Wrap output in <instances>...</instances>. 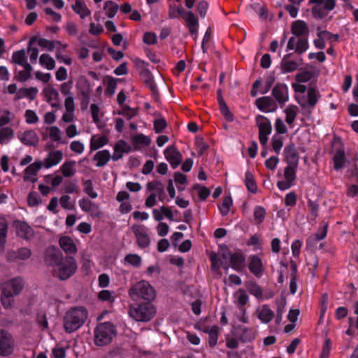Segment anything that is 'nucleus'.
Returning a JSON list of instances; mask_svg holds the SVG:
<instances>
[{
  "mask_svg": "<svg viewBox=\"0 0 358 358\" xmlns=\"http://www.w3.org/2000/svg\"><path fill=\"white\" fill-rule=\"evenodd\" d=\"M131 229L136 238L138 245L141 248H148L150 245V239L147 228L143 225L134 224Z\"/></svg>",
  "mask_w": 358,
  "mask_h": 358,
  "instance_id": "4468645a",
  "label": "nucleus"
},
{
  "mask_svg": "<svg viewBox=\"0 0 358 358\" xmlns=\"http://www.w3.org/2000/svg\"><path fill=\"white\" fill-rule=\"evenodd\" d=\"M308 47L309 44L306 38H298L295 52L299 55H301L308 50Z\"/></svg>",
  "mask_w": 358,
  "mask_h": 358,
  "instance_id": "13d9d810",
  "label": "nucleus"
},
{
  "mask_svg": "<svg viewBox=\"0 0 358 358\" xmlns=\"http://www.w3.org/2000/svg\"><path fill=\"white\" fill-rule=\"evenodd\" d=\"M112 341V323L100 322L94 331V343L97 346H105Z\"/></svg>",
  "mask_w": 358,
  "mask_h": 358,
  "instance_id": "423d86ee",
  "label": "nucleus"
},
{
  "mask_svg": "<svg viewBox=\"0 0 358 358\" xmlns=\"http://www.w3.org/2000/svg\"><path fill=\"white\" fill-rule=\"evenodd\" d=\"M12 62L21 66L29 64L26 55V51L24 49L15 51L12 55Z\"/></svg>",
  "mask_w": 358,
  "mask_h": 358,
  "instance_id": "58836bf2",
  "label": "nucleus"
},
{
  "mask_svg": "<svg viewBox=\"0 0 358 358\" xmlns=\"http://www.w3.org/2000/svg\"><path fill=\"white\" fill-rule=\"evenodd\" d=\"M333 162L334 168L336 171L341 170L344 167L346 162V157L343 148H339L336 151L333 157Z\"/></svg>",
  "mask_w": 358,
  "mask_h": 358,
  "instance_id": "7c9ffc66",
  "label": "nucleus"
},
{
  "mask_svg": "<svg viewBox=\"0 0 358 358\" xmlns=\"http://www.w3.org/2000/svg\"><path fill=\"white\" fill-rule=\"evenodd\" d=\"M15 119V115L8 110H3L0 115V127L9 124Z\"/></svg>",
  "mask_w": 358,
  "mask_h": 358,
  "instance_id": "603ef678",
  "label": "nucleus"
},
{
  "mask_svg": "<svg viewBox=\"0 0 358 358\" xmlns=\"http://www.w3.org/2000/svg\"><path fill=\"white\" fill-rule=\"evenodd\" d=\"M185 13V11L182 7H178L176 5H171L169 9V17L171 19H173L178 17V15H182Z\"/></svg>",
  "mask_w": 358,
  "mask_h": 358,
  "instance_id": "774afa93",
  "label": "nucleus"
},
{
  "mask_svg": "<svg viewBox=\"0 0 358 358\" xmlns=\"http://www.w3.org/2000/svg\"><path fill=\"white\" fill-rule=\"evenodd\" d=\"M195 146L197 149V152L199 156L203 155V153L206 152L209 148L208 145L203 141L202 138H196Z\"/></svg>",
  "mask_w": 358,
  "mask_h": 358,
  "instance_id": "338daca9",
  "label": "nucleus"
},
{
  "mask_svg": "<svg viewBox=\"0 0 358 358\" xmlns=\"http://www.w3.org/2000/svg\"><path fill=\"white\" fill-rule=\"evenodd\" d=\"M164 155L173 169H176L182 162V155L175 145L168 146L164 150Z\"/></svg>",
  "mask_w": 358,
  "mask_h": 358,
  "instance_id": "dca6fc26",
  "label": "nucleus"
},
{
  "mask_svg": "<svg viewBox=\"0 0 358 358\" xmlns=\"http://www.w3.org/2000/svg\"><path fill=\"white\" fill-rule=\"evenodd\" d=\"M19 140L26 145H35L38 142L36 133L33 130H28L17 135Z\"/></svg>",
  "mask_w": 358,
  "mask_h": 358,
  "instance_id": "bb28decb",
  "label": "nucleus"
},
{
  "mask_svg": "<svg viewBox=\"0 0 358 358\" xmlns=\"http://www.w3.org/2000/svg\"><path fill=\"white\" fill-rule=\"evenodd\" d=\"M69 148L71 152L77 155L83 154L85 150V145L80 141H73L70 143Z\"/></svg>",
  "mask_w": 358,
  "mask_h": 358,
  "instance_id": "69168bd1",
  "label": "nucleus"
},
{
  "mask_svg": "<svg viewBox=\"0 0 358 358\" xmlns=\"http://www.w3.org/2000/svg\"><path fill=\"white\" fill-rule=\"evenodd\" d=\"M284 155L287 164L298 166L299 156L294 143H291L285 147Z\"/></svg>",
  "mask_w": 358,
  "mask_h": 358,
  "instance_id": "412c9836",
  "label": "nucleus"
},
{
  "mask_svg": "<svg viewBox=\"0 0 358 358\" xmlns=\"http://www.w3.org/2000/svg\"><path fill=\"white\" fill-rule=\"evenodd\" d=\"M60 248L69 255H74L77 252V245L72 238L68 236H63L59 239Z\"/></svg>",
  "mask_w": 358,
  "mask_h": 358,
  "instance_id": "b1692460",
  "label": "nucleus"
},
{
  "mask_svg": "<svg viewBox=\"0 0 358 358\" xmlns=\"http://www.w3.org/2000/svg\"><path fill=\"white\" fill-rule=\"evenodd\" d=\"M72 8L82 19L90 15V10L87 8L83 0H75Z\"/></svg>",
  "mask_w": 358,
  "mask_h": 358,
  "instance_id": "f704fd0d",
  "label": "nucleus"
},
{
  "mask_svg": "<svg viewBox=\"0 0 358 358\" xmlns=\"http://www.w3.org/2000/svg\"><path fill=\"white\" fill-rule=\"evenodd\" d=\"M14 227L17 235L24 239H30L34 236V231L26 222L16 221L14 222Z\"/></svg>",
  "mask_w": 358,
  "mask_h": 358,
  "instance_id": "5701e85b",
  "label": "nucleus"
},
{
  "mask_svg": "<svg viewBox=\"0 0 358 358\" xmlns=\"http://www.w3.org/2000/svg\"><path fill=\"white\" fill-rule=\"evenodd\" d=\"M45 101L48 103L52 108L58 110L61 108L59 94L58 91L51 85L45 86L42 92Z\"/></svg>",
  "mask_w": 358,
  "mask_h": 358,
  "instance_id": "ddd939ff",
  "label": "nucleus"
},
{
  "mask_svg": "<svg viewBox=\"0 0 358 358\" xmlns=\"http://www.w3.org/2000/svg\"><path fill=\"white\" fill-rule=\"evenodd\" d=\"M232 203V198L230 196H227L224 198L221 206H219L220 214L222 216H226L228 215Z\"/></svg>",
  "mask_w": 358,
  "mask_h": 358,
  "instance_id": "3c124183",
  "label": "nucleus"
},
{
  "mask_svg": "<svg viewBox=\"0 0 358 358\" xmlns=\"http://www.w3.org/2000/svg\"><path fill=\"white\" fill-rule=\"evenodd\" d=\"M24 117L26 122L29 124H36L39 120L36 113L34 110L30 109H28L25 111Z\"/></svg>",
  "mask_w": 358,
  "mask_h": 358,
  "instance_id": "0e129e2a",
  "label": "nucleus"
},
{
  "mask_svg": "<svg viewBox=\"0 0 358 358\" xmlns=\"http://www.w3.org/2000/svg\"><path fill=\"white\" fill-rule=\"evenodd\" d=\"M315 76V72L310 71H304L299 73L295 76V80L298 83H306L311 80Z\"/></svg>",
  "mask_w": 358,
  "mask_h": 358,
  "instance_id": "6e6d98bb",
  "label": "nucleus"
},
{
  "mask_svg": "<svg viewBox=\"0 0 358 358\" xmlns=\"http://www.w3.org/2000/svg\"><path fill=\"white\" fill-rule=\"evenodd\" d=\"M275 76L274 73H270L266 78V82L264 86L260 90V93L262 94H266L272 87L273 85L275 83Z\"/></svg>",
  "mask_w": 358,
  "mask_h": 358,
  "instance_id": "e2e57ef3",
  "label": "nucleus"
},
{
  "mask_svg": "<svg viewBox=\"0 0 358 358\" xmlns=\"http://www.w3.org/2000/svg\"><path fill=\"white\" fill-rule=\"evenodd\" d=\"M152 301H142L133 302L130 305L129 314L137 322H148L156 314V308Z\"/></svg>",
  "mask_w": 358,
  "mask_h": 358,
  "instance_id": "7ed1b4c3",
  "label": "nucleus"
},
{
  "mask_svg": "<svg viewBox=\"0 0 358 358\" xmlns=\"http://www.w3.org/2000/svg\"><path fill=\"white\" fill-rule=\"evenodd\" d=\"M257 314L258 318L264 324H267L271 322L274 317L273 311L266 304L262 306Z\"/></svg>",
  "mask_w": 358,
  "mask_h": 358,
  "instance_id": "2f4dec72",
  "label": "nucleus"
},
{
  "mask_svg": "<svg viewBox=\"0 0 358 358\" xmlns=\"http://www.w3.org/2000/svg\"><path fill=\"white\" fill-rule=\"evenodd\" d=\"M23 70L19 71L15 78L20 82H25L31 78V73L33 71L32 66L29 64L22 66Z\"/></svg>",
  "mask_w": 358,
  "mask_h": 358,
  "instance_id": "37998d69",
  "label": "nucleus"
},
{
  "mask_svg": "<svg viewBox=\"0 0 358 358\" xmlns=\"http://www.w3.org/2000/svg\"><path fill=\"white\" fill-rule=\"evenodd\" d=\"M248 292L256 298L262 299V290L260 286L255 282H250L247 285Z\"/></svg>",
  "mask_w": 358,
  "mask_h": 358,
  "instance_id": "8fccbe9b",
  "label": "nucleus"
},
{
  "mask_svg": "<svg viewBox=\"0 0 358 358\" xmlns=\"http://www.w3.org/2000/svg\"><path fill=\"white\" fill-rule=\"evenodd\" d=\"M43 167L41 161L35 162L29 165L24 170L23 180L24 182L34 183L37 181V174L40 169Z\"/></svg>",
  "mask_w": 358,
  "mask_h": 358,
  "instance_id": "a211bd4d",
  "label": "nucleus"
},
{
  "mask_svg": "<svg viewBox=\"0 0 358 358\" xmlns=\"http://www.w3.org/2000/svg\"><path fill=\"white\" fill-rule=\"evenodd\" d=\"M63 159V153L61 150H53L48 153L47 157L42 162L43 166L50 169L59 164Z\"/></svg>",
  "mask_w": 358,
  "mask_h": 358,
  "instance_id": "393cba45",
  "label": "nucleus"
},
{
  "mask_svg": "<svg viewBox=\"0 0 358 358\" xmlns=\"http://www.w3.org/2000/svg\"><path fill=\"white\" fill-rule=\"evenodd\" d=\"M292 33L295 36H301L308 34V28L306 23L303 20H296L292 25Z\"/></svg>",
  "mask_w": 358,
  "mask_h": 358,
  "instance_id": "c756f323",
  "label": "nucleus"
},
{
  "mask_svg": "<svg viewBox=\"0 0 358 358\" xmlns=\"http://www.w3.org/2000/svg\"><path fill=\"white\" fill-rule=\"evenodd\" d=\"M64 132L66 134V136L68 138H73L78 135H80V131H79L78 127L74 123L69 124L65 128H64Z\"/></svg>",
  "mask_w": 358,
  "mask_h": 358,
  "instance_id": "5fc2aeb1",
  "label": "nucleus"
},
{
  "mask_svg": "<svg viewBox=\"0 0 358 358\" xmlns=\"http://www.w3.org/2000/svg\"><path fill=\"white\" fill-rule=\"evenodd\" d=\"M236 329L241 332L240 340L243 342H250L255 338V334L251 329L242 325H238Z\"/></svg>",
  "mask_w": 358,
  "mask_h": 358,
  "instance_id": "a19ab883",
  "label": "nucleus"
},
{
  "mask_svg": "<svg viewBox=\"0 0 358 358\" xmlns=\"http://www.w3.org/2000/svg\"><path fill=\"white\" fill-rule=\"evenodd\" d=\"M12 295L1 291V301L4 308H10L13 303L14 299Z\"/></svg>",
  "mask_w": 358,
  "mask_h": 358,
  "instance_id": "bf43d9fd",
  "label": "nucleus"
},
{
  "mask_svg": "<svg viewBox=\"0 0 358 358\" xmlns=\"http://www.w3.org/2000/svg\"><path fill=\"white\" fill-rule=\"evenodd\" d=\"M64 108L65 111L63 113L61 120H60V125L62 123L66 124H72L73 123L76 116H75V102L73 96H67L64 100Z\"/></svg>",
  "mask_w": 358,
  "mask_h": 358,
  "instance_id": "9b49d317",
  "label": "nucleus"
},
{
  "mask_svg": "<svg viewBox=\"0 0 358 358\" xmlns=\"http://www.w3.org/2000/svg\"><path fill=\"white\" fill-rule=\"evenodd\" d=\"M131 143L134 147V150H139V145L148 146L150 144L151 140L149 137L143 134H136L132 136Z\"/></svg>",
  "mask_w": 358,
  "mask_h": 358,
  "instance_id": "e433bc0d",
  "label": "nucleus"
},
{
  "mask_svg": "<svg viewBox=\"0 0 358 358\" xmlns=\"http://www.w3.org/2000/svg\"><path fill=\"white\" fill-rule=\"evenodd\" d=\"M248 269L256 278H262L265 271L262 259L257 255H250L249 257Z\"/></svg>",
  "mask_w": 358,
  "mask_h": 358,
  "instance_id": "f3484780",
  "label": "nucleus"
},
{
  "mask_svg": "<svg viewBox=\"0 0 358 358\" xmlns=\"http://www.w3.org/2000/svg\"><path fill=\"white\" fill-rule=\"evenodd\" d=\"M293 53H288L283 56L280 62V71L283 74L294 72L303 64V58L298 57L293 58Z\"/></svg>",
  "mask_w": 358,
  "mask_h": 358,
  "instance_id": "6e6552de",
  "label": "nucleus"
},
{
  "mask_svg": "<svg viewBox=\"0 0 358 358\" xmlns=\"http://www.w3.org/2000/svg\"><path fill=\"white\" fill-rule=\"evenodd\" d=\"M132 148L125 141H118L113 147V162L122 158L123 153H129Z\"/></svg>",
  "mask_w": 358,
  "mask_h": 358,
  "instance_id": "a878e982",
  "label": "nucleus"
},
{
  "mask_svg": "<svg viewBox=\"0 0 358 358\" xmlns=\"http://www.w3.org/2000/svg\"><path fill=\"white\" fill-rule=\"evenodd\" d=\"M88 313L83 307L69 309L64 317V328L67 333H72L83 326L87 320Z\"/></svg>",
  "mask_w": 358,
  "mask_h": 358,
  "instance_id": "f03ea898",
  "label": "nucleus"
},
{
  "mask_svg": "<svg viewBox=\"0 0 358 358\" xmlns=\"http://www.w3.org/2000/svg\"><path fill=\"white\" fill-rule=\"evenodd\" d=\"M39 63L48 70H52L55 67L54 59L48 54H42L39 58Z\"/></svg>",
  "mask_w": 358,
  "mask_h": 358,
  "instance_id": "a18cd8bd",
  "label": "nucleus"
},
{
  "mask_svg": "<svg viewBox=\"0 0 358 358\" xmlns=\"http://www.w3.org/2000/svg\"><path fill=\"white\" fill-rule=\"evenodd\" d=\"M321 98V94L316 87L310 86L307 90V95L296 97V100L300 105L306 115H310Z\"/></svg>",
  "mask_w": 358,
  "mask_h": 358,
  "instance_id": "39448f33",
  "label": "nucleus"
},
{
  "mask_svg": "<svg viewBox=\"0 0 358 358\" xmlns=\"http://www.w3.org/2000/svg\"><path fill=\"white\" fill-rule=\"evenodd\" d=\"M48 136L50 139L58 144H65L66 141L62 138V131L57 126H51L48 128Z\"/></svg>",
  "mask_w": 358,
  "mask_h": 358,
  "instance_id": "c85d7f7f",
  "label": "nucleus"
},
{
  "mask_svg": "<svg viewBox=\"0 0 358 358\" xmlns=\"http://www.w3.org/2000/svg\"><path fill=\"white\" fill-rule=\"evenodd\" d=\"M210 262H211V268L212 270L214 271H218L221 266L225 270V271H227L229 269V267L230 266V264L228 265L227 264H223V262L221 261V259L219 258L217 253L213 252L210 256H209Z\"/></svg>",
  "mask_w": 358,
  "mask_h": 358,
  "instance_id": "4c0bfd02",
  "label": "nucleus"
},
{
  "mask_svg": "<svg viewBox=\"0 0 358 358\" xmlns=\"http://www.w3.org/2000/svg\"><path fill=\"white\" fill-rule=\"evenodd\" d=\"M79 206L83 211L88 213L93 217H99L101 214L99 206L88 199L83 198L80 199Z\"/></svg>",
  "mask_w": 358,
  "mask_h": 358,
  "instance_id": "4be33fe9",
  "label": "nucleus"
},
{
  "mask_svg": "<svg viewBox=\"0 0 358 358\" xmlns=\"http://www.w3.org/2000/svg\"><path fill=\"white\" fill-rule=\"evenodd\" d=\"M134 302L152 301L155 297L153 287L145 280H141L134 285L129 292Z\"/></svg>",
  "mask_w": 358,
  "mask_h": 358,
  "instance_id": "20e7f679",
  "label": "nucleus"
},
{
  "mask_svg": "<svg viewBox=\"0 0 358 358\" xmlns=\"http://www.w3.org/2000/svg\"><path fill=\"white\" fill-rule=\"evenodd\" d=\"M272 96L282 107L289 101L288 87L285 83H277L272 89Z\"/></svg>",
  "mask_w": 358,
  "mask_h": 358,
  "instance_id": "2eb2a0df",
  "label": "nucleus"
},
{
  "mask_svg": "<svg viewBox=\"0 0 358 358\" xmlns=\"http://www.w3.org/2000/svg\"><path fill=\"white\" fill-rule=\"evenodd\" d=\"M76 162H65L60 167V171L64 177H71L76 173L75 169Z\"/></svg>",
  "mask_w": 358,
  "mask_h": 358,
  "instance_id": "79ce46f5",
  "label": "nucleus"
},
{
  "mask_svg": "<svg viewBox=\"0 0 358 358\" xmlns=\"http://www.w3.org/2000/svg\"><path fill=\"white\" fill-rule=\"evenodd\" d=\"M230 266L237 272L242 271L245 267V257L241 250L230 255Z\"/></svg>",
  "mask_w": 358,
  "mask_h": 358,
  "instance_id": "aec40b11",
  "label": "nucleus"
},
{
  "mask_svg": "<svg viewBox=\"0 0 358 358\" xmlns=\"http://www.w3.org/2000/svg\"><path fill=\"white\" fill-rule=\"evenodd\" d=\"M271 145L273 150L276 154H279L283 145L282 137L278 135H273L271 138Z\"/></svg>",
  "mask_w": 358,
  "mask_h": 358,
  "instance_id": "052dcab7",
  "label": "nucleus"
},
{
  "mask_svg": "<svg viewBox=\"0 0 358 358\" xmlns=\"http://www.w3.org/2000/svg\"><path fill=\"white\" fill-rule=\"evenodd\" d=\"M273 104V100L270 96H262L257 99L255 101L256 106L260 111L262 112L274 111L276 107L273 110H267V108L271 107Z\"/></svg>",
  "mask_w": 358,
  "mask_h": 358,
  "instance_id": "c9c22d12",
  "label": "nucleus"
},
{
  "mask_svg": "<svg viewBox=\"0 0 358 358\" xmlns=\"http://www.w3.org/2000/svg\"><path fill=\"white\" fill-rule=\"evenodd\" d=\"M296 109L297 107L296 106L290 105L285 110L286 114L285 121L288 124H292L294 122L297 115Z\"/></svg>",
  "mask_w": 358,
  "mask_h": 358,
  "instance_id": "09e8293b",
  "label": "nucleus"
},
{
  "mask_svg": "<svg viewBox=\"0 0 358 358\" xmlns=\"http://www.w3.org/2000/svg\"><path fill=\"white\" fill-rule=\"evenodd\" d=\"M257 124L259 128V134L270 135L272 131V126L270 120L261 115L256 117Z\"/></svg>",
  "mask_w": 358,
  "mask_h": 358,
  "instance_id": "cd10ccee",
  "label": "nucleus"
},
{
  "mask_svg": "<svg viewBox=\"0 0 358 358\" xmlns=\"http://www.w3.org/2000/svg\"><path fill=\"white\" fill-rule=\"evenodd\" d=\"M328 231V224L326 223L322 227L320 228L315 234L313 237H309L307 239V243L309 244L311 241H319L326 238Z\"/></svg>",
  "mask_w": 358,
  "mask_h": 358,
  "instance_id": "49530a36",
  "label": "nucleus"
},
{
  "mask_svg": "<svg viewBox=\"0 0 358 358\" xmlns=\"http://www.w3.org/2000/svg\"><path fill=\"white\" fill-rule=\"evenodd\" d=\"M126 95L124 90L120 91L117 96V102L121 107L116 113L113 111V115L117 114L124 116L127 120H129L137 115V110L131 108L127 105H124L126 101Z\"/></svg>",
  "mask_w": 358,
  "mask_h": 358,
  "instance_id": "1a4fd4ad",
  "label": "nucleus"
},
{
  "mask_svg": "<svg viewBox=\"0 0 358 358\" xmlns=\"http://www.w3.org/2000/svg\"><path fill=\"white\" fill-rule=\"evenodd\" d=\"M15 136L14 130L10 127H3L0 129V144L11 141Z\"/></svg>",
  "mask_w": 358,
  "mask_h": 358,
  "instance_id": "ea45409f",
  "label": "nucleus"
},
{
  "mask_svg": "<svg viewBox=\"0 0 358 358\" xmlns=\"http://www.w3.org/2000/svg\"><path fill=\"white\" fill-rule=\"evenodd\" d=\"M31 256V251L28 248H21L16 250H10L6 254L9 262H18L28 259Z\"/></svg>",
  "mask_w": 358,
  "mask_h": 358,
  "instance_id": "6ab92c4d",
  "label": "nucleus"
},
{
  "mask_svg": "<svg viewBox=\"0 0 358 358\" xmlns=\"http://www.w3.org/2000/svg\"><path fill=\"white\" fill-rule=\"evenodd\" d=\"M14 340L12 336L4 330H0V355L8 356L13 353Z\"/></svg>",
  "mask_w": 358,
  "mask_h": 358,
  "instance_id": "f8f14e48",
  "label": "nucleus"
},
{
  "mask_svg": "<svg viewBox=\"0 0 358 358\" xmlns=\"http://www.w3.org/2000/svg\"><path fill=\"white\" fill-rule=\"evenodd\" d=\"M90 112L92 114L93 122L96 123L99 127H100V117L102 116V113L100 112L99 107L96 104L92 103L90 106Z\"/></svg>",
  "mask_w": 358,
  "mask_h": 358,
  "instance_id": "4d7b16f0",
  "label": "nucleus"
},
{
  "mask_svg": "<svg viewBox=\"0 0 358 358\" xmlns=\"http://www.w3.org/2000/svg\"><path fill=\"white\" fill-rule=\"evenodd\" d=\"M266 215V210L264 207L260 206H257L255 208L254 211V217L255 220L257 224H261Z\"/></svg>",
  "mask_w": 358,
  "mask_h": 358,
  "instance_id": "680f3d73",
  "label": "nucleus"
},
{
  "mask_svg": "<svg viewBox=\"0 0 358 358\" xmlns=\"http://www.w3.org/2000/svg\"><path fill=\"white\" fill-rule=\"evenodd\" d=\"M1 291L13 296L18 295L24 287V282L20 278H14L6 280L1 285Z\"/></svg>",
  "mask_w": 358,
  "mask_h": 358,
  "instance_id": "9d476101",
  "label": "nucleus"
},
{
  "mask_svg": "<svg viewBox=\"0 0 358 358\" xmlns=\"http://www.w3.org/2000/svg\"><path fill=\"white\" fill-rule=\"evenodd\" d=\"M309 3L315 4L311 9L312 14L319 20L325 18L336 6L334 0H309Z\"/></svg>",
  "mask_w": 358,
  "mask_h": 358,
  "instance_id": "0eeeda50",
  "label": "nucleus"
},
{
  "mask_svg": "<svg viewBox=\"0 0 358 358\" xmlns=\"http://www.w3.org/2000/svg\"><path fill=\"white\" fill-rule=\"evenodd\" d=\"M45 259L50 264L56 266V273L60 280L69 279L77 270L76 259L72 257H64L62 252L55 248L48 249Z\"/></svg>",
  "mask_w": 358,
  "mask_h": 358,
  "instance_id": "f257e3e1",
  "label": "nucleus"
},
{
  "mask_svg": "<svg viewBox=\"0 0 358 358\" xmlns=\"http://www.w3.org/2000/svg\"><path fill=\"white\" fill-rule=\"evenodd\" d=\"M108 139L104 135H93L90 138V150H96L106 145Z\"/></svg>",
  "mask_w": 358,
  "mask_h": 358,
  "instance_id": "473e14b6",
  "label": "nucleus"
},
{
  "mask_svg": "<svg viewBox=\"0 0 358 358\" xmlns=\"http://www.w3.org/2000/svg\"><path fill=\"white\" fill-rule=\"evenodd\" d=\"M182 18L185 21L187 27L199 26L198 19L192 11L185 12Z\"/></svg>",
  "mask_w": 358,
  "mask_h": 358,
  "instance_id": "864d4df0",
  "label": "nucleus"
},
{
  "mask_svg": "<svg viewBox=\"0 0 358 358\" xmlns=\"http://www.w3.org/2000/svg\"><path fill=\"white\" fill-rule=\"evenodd\" d=\"M298 166L287 164L285 168L284 177L288 182H294L296 178V168Z\"/></svg>",
  "mask_w": 358,
  "mask_h": 358,
  "instance_id": "de8ad7c7",
  "label": "nucleus"
},
{
  "mask_svg": "<svg viewBox=\"0 0 358 358\" xmlns=\"http://www.w3.org/2000/svg\"><path fill=\"white\" fill-rule=\"evenodd\" d=\"M110 159V154L108 150L97 152L93 157V160L96 162V166L101 167L105 166Z\"/></svg>",
  "mask_w": 358,
  "mask_h": 358,
  "instance_id": "72a5a7b5",
  "label": "nucleus"
},
{
  "mask_svg": "<svg viewBox=\"0 0 358 358\" xmlns=\"http://www.w3.org/2000/svg\"><path fill=\"white\" fill-rule=\"evenodd\" d=\"M245 185L249 192L252 193L257 192V185L253 174L250 171L245 172Z\"/></svg>",
  "mask_w": 358,
  "mask_h": 358,
  "instance_id": "c03bdc74",
  "label": "nucleus"
}]
</instances>
